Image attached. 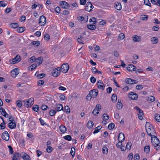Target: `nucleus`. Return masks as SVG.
<instances>
[{"mask_svg":"<svg viewBox=\"0 0 160 160\" xmlns=\"http://www.w3.org/2000/svg\"><path fill=\"white\" fill-rule=\"evenodd\" d=\"M147 126H149V128H146V131L148 134L151 137V138L152 137L157 136V134L152 125H150L149 123L147 122L146 127Z\"/></svg>","mask_w":160,"mask_h":160,"instance_id":"1","label":"nucleus"},{"mask_svg":"<svg viewBox=\"0 0 160 160\" xmlns=\"http://www.w3.org/2000/svg\"><path fill=\"white\" fill-rule=\"evenodd\" d=\"M151 142L156 150H160V142L157 136L152 137Z\"/></svg>","mask_w":160,"mask_h":160,"instance_id":"2","label":"nucleus"},{"mask_svg":"<svg viewBox=\"0 0 160 160\" xmlns=\"http://www.w3.org/2000/svg\"><path fill=\"white\" fill-rule=\"evenodd\" d=\"M21 59L20 56L18 54L15 58H12V60H9V62L10 64H13L20 62Z\"/></svg>","mask_w":160,"mask_h":160,"instance_id":"3","label":"nucleus"},{"mask_svg":"<svg viewBox=\"0 0 160 160\" xmlns=\"http://www.w3.org/2000/svg\"><path fill=\"white\" fill-rule=\"evenodd\" d=\"M24 102V106L25 107L27 108L30 107L34 103V99L33 98H31L28 100H25Z\"/></svg>","mask_w":160,"mask_h":160,"instance_id":"4","label":"nucleus"},{"mask_svg":"<svg viewBox=\"0 0 160 160\" xmlns=\"http://www.w3.org/2000/svg\"><path fill=\"white\" fill-rule=\"evenodd\" d=\"M69 67L68 63H64L60 68L61 71L64 73H66L68 72L69 69Z\"/></svg>","mask_w":160,"mask_h":160,"instance_id":"5","label":"nucleus"},{"mask_svg":"<svg viewBox=\"0 0 160 160\" xmlns=\"http://www.w3.org/2000/svg\"><path fill=\"white\" fill-rule=\"evenodd\" d=\"M46 22V19L43 15L41 16L39 19V23L41 26H44Z\"/></svg>","mask_w":160,"mask_h":160,"instance_id":"6","label":"nucleus"},{"mask_svg":"<svg viewBox=\"0 0 160 160\" xmlns=\"http://www.w3.org/2000/svg\"><path fill=\"white\" fill-rule=\"evenodd\" d=\"M60 68L58 67L53 70L52 72L53 76L54 77H57L59 75L60 73Z\"/></svg>","mask_w":160,"mask_h":160,"instance_id":"7","label":"nucleus"},{"mask_svg":"<svg viewBox=\"0 0 160 160\" xmlns=\"http://www.w3.org/2000/svg\"><path fill=\"white\" fill-rule=\"evenodd\" d=\"M101 109V106L99 104H98L96 105L95 108L93 110L92 112V113L94 115H96L97 114H98L100 110Z\"/></svg>","mask_w":160,"mask_h":160,"instance_id":"8","label":"nucleus"},{"mask_svg":"<svg viewBox=\"0 0 160 160\" xmlns=\"http://www.w3.org/2000/svg\"><path fill=\"white\" fill-rule=\"evenodd\" d=\"M1 137L5 141H8L9 138V135L7 131H5L2 134Z\"/></svg>","mask_w":160,"mask_h":160,"instance_id":"9","label":"nucleus"},{"mask_svg":"<svg viewBox=\"0 0 160 160\" xmlns=\"http://www.w3.org/2000/svg\"><path fill=\"white\" fill-rule=\"evenodd\" d=\"M98 91L97 89H94L91 90L89 92L90 95L92 98H94L96 97L98 95Z\"/></svg>","mask_w":160,"mask_h":160,"instance_id":"10","label":"nucleus"},{"mask_svg":"<svg viewBox=\"0 0 160 160\" xmlns=\"http://www.w3.org/2000/svg\"><path fill=\"white\" fill-rule=\"evenodd\" d=\"M60 6L63 8H68L69 5L67 2L65 1H62L60 2Z\"/></svg>","mask_w":160,"mask_h":160,"instance_id":"11","label":"nucleus"},{"mask_svg":"<svg viewBox=\"0 0 160 160\" xmlns=\"http://www.w3.org/2000/svg\"><path fill=\"white\" fill-rule=\"evenodd\" d=\"M8 127L11 129H13L16 128V124L14 120L8 124Z\"/></svg>","mask_w":160,"mask_h":160,"instance_id":"12","label":"nucleus"},{"mask_svg":"<svg viewBox=\"0 0 160 160\" xmlns=\"http://www.w3.org/2000/svg\"><path fill=\"white\" fill-rule=\"evenodd\" d=\"M21 154L19 152L15 153L12 157V160H20Z\"/></svg>","mask_w":160,"mask_h":160,"instance_id":"13","label":"nucleus"},{"mask_svg":"<svg viewBox=\"0 0 160 160\" xmlns=\"http://www.w3.org/2000/svg\"><path fill=\"white\" fill-rule=\"evenodd\" d=\"M63 109V107L62 105L60 104H57L55 106V109L56 111H60L62 110Z\"/></svg>","mask_w":160,"mask_h":160,"instance_id":"14","label":"nucleus"},{"mask_svg":"<svg viewBox=\"0 0 160 160\" xmlns=\"http://www.w3.org/2000/svg\"><path fill=\"white\" fill-rule=\"evenodd\" d=\"M125 137L124 134L122 132L120 133L118 135V140L119 141H123L124 140Z\"/></svg>","mask_w":160,"mask_h":160,"instance_id":"15","label":"nucleus"},{"mask_svg":"<svg viewBox=\"0 0 160 160\" xmlns=\"http://www.w3.org/2000/svg\"><path fill=\"white\" fill-rule=\"evenodd\" d=\"M132 39L135 42H139L141 41V37L139 36L135 35L132 37Z\"/></svg>","mask_w":160,"mask_h":160,"instance_id":"16","label":"nucleus"},{"mask_svg":"<svg viewBox=\"0 0 160 160\" xmlns=\"http://www.w3.org/2000/svg\"><path fill=\"white\" fill-rule=\"evenodd\" d=\"M0 112L5 117L7 118L8 117V115L3 108H0Z\"/></svg>","mask_w":160,"mask_h":160,"instance_id":"17","label":"nucleus"},{"mask_svg":"<svg viewBox=\"0 0 160 160\" xmlns=\"http://www.w3.org/2000/svg\"><path fill=\"white\" fill-rule=\"evenodd\" d=\"M131 99L132 100H136L138 97V95L133 92H131Z\"/></svg>","mask_w":160,"mask_h":160,"instance_id":"18","label":"nucleus"},{"mask_svg":"<svg viewBox=\"0 0 160 160\" xmlns=\"http://www.w3.org/2000/svg\"><path fill=\"white\" fill-rule=\"evenodd\" d=\"M114 7L118 10H121L122 9V6L120 3L116 2L115 3Z\"/></svg>","mask_w":160,"mask_h":160,"instance_id":"19","label":"nucleus"},{"mask_svg":"<svg viewBox=\"0 0 160 160\" xmlns=\"http://www.w3.org/2000/svg\"><path fill=\"white\" fill-rule=\"evenodd\" d=\"M121 100L120 99H118V102L117 104V108L118 109L120 110L121 109L123 106L122 103H121Z\"/></svg>","mask_w":160,"mask_h":160,"instance_id":"20","label":"nucleus"},{"mask_svg":"<svg viewBox=\"0 0 160 160\" xmlns=\"http://www.w3.org/2000/svg\"><path fill=\"white\" fill-rule=\"evenodd\" d=\"M151 41L152 44H155L158 43V39L157 37H153L151 38Z\"/></svg>","mask_w":160,"mask_h":160,"instance_id":"21","label":"nucleus"},{"mask_svg":"<svg viewBox=\"0 0 160 160\" xmlns=\"http://www.w3.org/2000/svg\"><path fill=\"white\" fill-rule=\"evenodd\" d=\"M90 5H91V2H88L85 8V9L86 11L88 12L91 11V9H89Z\"/></svg>","mask_w":160,"mask_h":160,"instance_id":"22","label":"nucleus"},{"mask_svg":"<svg viewBox=\"0 0 160 160\" xmlns=\"http://www.w3.org/2000/svg\"><path fill=\"white\" fill-rule=\"evenodd\" d=\"M59 129L60 132L62 133H65L67 130L66 127L63 125H61L59 127Z\"/></svg>","mask_w":160,"mask_h":160,"instance_id":"23","label":"nucleus"},{"mask_svg":"<svg viewBox=\"0 0 160 160\" xmlns=\"http://www.w3.org/2000/svg\"><path fill=\"white\" fill-rule=\"evenodd\" d=\"M89 24L87 25V28L88 29L91 30H95L96 28V25Z\"/></svg>","mask_w":160,"mask_h":160,"instance_id":"24","label":"nucleus"},{"mask_svg":"<svg viewBox=\"0 0 160 160\" xmlns=\"http://www.w3.org/2000/svg\"><path fill=\"white\" fill-rule=\"evenodd\" d=\"M35 75L36 76H37V77L38 79H40L42 78L43 77H44L45 75V74L43 73L38 74V72H37L36 73Z\"/></svg>","mask_w":160,"mask_h":160,"instance_id":"25","label":"nucleus"},{"mask_svg":"<svg viewBox=\"0 0 160 160\" xmlns=\"http://www.w3.org/2000/svg\"><path fill=\"white\" fill-rule=\"evenodd\" d=\"M43 60V58L40 57L37 59L36 58V62L38 64V65L41 64L42 63V61Z\"/></svg>","mask_w":160,"mask_h":160,"instance_id":"26","label":"nucleus"},{"mask_svg":"<svg viewBox=\"0 0 160 160\" xmlns=\"http://www.w3.org/2000/svg\"><path fill=\"white\" fill-rule=\"evenodd\" d=\"M150 146L149 145L145 146L144 147V151L146 153H148L150 151Z\"/></svg>","mask_w":160,"mask_h":160,"instance_id":"27","label":"nucleus"},{"mask_svg":"<svg viewBox=\"0 0 160 160\" xmlns=\"http://www.w3.org/2000/svg\"><path fill=\"white\" fill-rule=\"evenodd\" d=\"M24 156H21L24 160H30V158L29 155L26 153H24Z\"/></svg>","mask_w":160,"mask_h":160,"instance_id":"28","label":"nucleus"},{"mask_svg":"<svg viewBox=\"0 0 160 160\" xmlns=\"http://www.w3.org/2000/svg\"><path fill=\"white\" fill-rule=\"evenodd\" d=\"M93 126V123L91 121H89L88 122L87 124V127L89 128H91Z\"/></svg>","mask_w":160,"mask_h":160,"instance_id":"29","label":"nucleus"},{"mask_svg":"<svg viewBox=\"0 0 160 160\" xmlns=\"http://www.w3.org/2000/svg\"><path fill=\"white\" fill-rule=\"evenodd\" d=\"M10 26L12 28H18L19 26V25L18 23H11L10 24Z\"/></svg>","mask_w":160,"mask_h":160,"instance_id":"30","label":"nucleus"},{"mask_svg":"<svg viewBox=\"0 0 160 160\" xmlns=\"http://www.w3.org/2000/svg\"><path fill=\"white\" fill-rule=\"evenodd\" d=\"M31 44L34 46L38 47L40 45V42L38 41H34L31 42Z\"/></svg>","mask_w":160,"mask_h":160,"instance_id":"31","label":"nucleus"},{"mask_svg":"<svg viewBox=\"0 0 160 160\" xmlns=\"http://www.w3.org/2000/svg\"><path fill=\"white\" fill-rule=\"evenodd\" d=\"M102 151L103 153L107 154L108 153V149L106 146H104L102 148Z\"/></svg>","mask_w":160,"mask_h":160,"instance_id":"32","label":"nucleus"},{"mask_svg":"<svg viewBox=\"0 0 160 160\" xmlns=\"http://www.w3.org/2000/svg\"><path fill=\"white\" fill-rule=\"evenodd\" d=\"M17 70H18V69L15 68V69H13L11 72V75L12 77L15 78L16 77V75L15 74V71H16Z\"/></svg>","mask_w":160,"mask_h":160,"instance_id":"33","label":"nucleus"},{"mask_svg":"<svg viewBox=\"0 0 160 160\" xmlns=\"http://www.w3.org/2000/svg\"><path fill=\"white\" fill-rule=\"evenodd\" d=\"M148 16L147 15H142L141 16V19L142 20L146 21L148 20Z\"/></svg>","mask_w":160,"mask_h":160,"instance_id":"34","label":"nucleus"},{"mask_svg":"<svg viewBox=\"0 0 160 160\" xmlns=\"http://www.w3.org/2000/svg\"><path fill=\"white\" fill-rule=\"evenodd\" d=\"M111 99L113 102H115L117 99V96L116 94H113Z\"/></svg>","mask_w":160,"mask_h":160,"instance_id":"35","label":"nucleus"},{"mask_svg":"<svg viewBox=\"0 0 160 160\" xmlns=\"http://www.w3.org/2000/svg\"><path fill=\"white\" fill-rule=\"evenodd\" d=\"M5 124L6 123L4 122V120H3V122L0 124V129H3L5 128H6Z\"/></svg>","mask_w":160,"mask_h":160,"instance_id":"36","label":"nucleus"},{"mask_svg":"<svg viewBox=\"0 0 160 160\" xmlns=\"http://www.w3.org/2000/svg\"><path fill=\"white\" fill-rule=\"evenodd\" d=\"M25 30V28L23 27H21L17 29V31L19 33L23 32Z\"/></svg>","mask_w":160,"mask_h":160,"instance_id":"37","label":"nucleus"},{"mask_svg":"<svg viewBox=\"0 0 160 160\" xmlns=\"http://www.w3.org/2000/svg\"><path fill=\"white\" fill-rule=\"evenodd\" d=\"M115 124L113 123H111L108 125V128L110 130L112 129L114 127Z\"/></svg>","mask_w":160,"mask_h":160,"instance_id":"38","label":"nucleus"},{"mask_svg":"<svg viewBox=\"0 0 160 160\" xmlns=\"http://www.w3.org/2000/svg\"><path fill=\"white\" fill-rule=\"evenodd\" d=\"M89 22H93V24H94L97 22L96 19L95 18L92 17L89 19Z\"/></svg>","mask_w":160,"mask_h":160,"instance_id":"39","label":"nucleus"},{"mask_svg":"<svg viewBox=\"0 0 160 160\" xmlns=\"http://www.w3.org/2000/svg\"><path fill=\"white\" fill-rule=\"evenodd\" d=\"M39 107L38 105H35L32 108V109L34 111L38 112L39 110Z\"/></svg>","mask_w":160,"mask_h":160,"instance_id":"40","label":"nucleus"},{"mask_svg":"<svg viewBox=\"0 0 160 160\" xmlns=\"http://www.w3.org/2000/svg\"><path fill=\"white\" fill-rule=\"evenodd\" d=\"M155 119L158 122H160V115L158 114H156L155 115Z\"/></svg>","mask_w":160,"mask_h":160,"instance_id":"41","label":"nucleus"},{"mask_svg":"<svg viewBox=\"0 0 160 160\" xmlns=\"http://www.w3.org/2000/svg\"><path fill=\"white\" fill-rule=\"evenodd\" d=\"M98 88L101 90H104L105 88V85H100L99 84H98Z\"/></svg>","mask_w":160,"mask_h":160,"instance_id":"42","label":"nucleus"},{"mask_svg":"<svg viewBox=\"0 0 160 160\" xmlns=\"http://www.w3.org/2000/svg\"><path fill=\"white\" fill-rule=\"evenodd\" d=\"M56 113V110H51L49 112L50 116H53Z\"/></svg>","mask_w":160,"mask_h":160,"instance_id":"43","label":"nucleus"},{"mask_svg":"<svg viewBox=\"0 0 160 160\" xmlns=\"http://www.w3.org/2000/svg\"><path fill=\"white\" fill-rule=\"evenodd\" d=\"M36 58H35L34 56H32L29 59V61L30 63H32L34 61H36Z\"/></svg>","mask_w":160,"mask_h":160,"instance_id":"44","label":"nucleus"},{"mask_svg":"<svg viewBox=\"0 0 160 160\" xmlns=\"http://www.w3.org/2000/svg\"><path fill=\"white\" fill-rule=\"evenodd\" d=\"M103 119L106 120H108L109 118V116L106 113H104L103 116Z\"/></svg>","mask_w":160,"mask_h":160,"instance_id":"45","label":"nucleus"},{"mask_svg":"<svg viewBox=\"0 0 160 160\" xmlns=\"http://www.w3.org/2000/svg\"><path fill=\"white\" fill-rule=\"evenodd\" d=\"M16 104L17 106L21 108V106H22V103L21 102V101L20 100H18L16 101Z\"/></svg>","mask_w":160,"mask_h":160,"instance_id":"46","label":"nucleus"},{"mask_svg":"<svg viewBox=\"0 0 160 160\" xmlns=\"http://www.w3.org/2000/svg\"><path fill=\"white\" fill-rule=\"evenodd\" d=\"M135 109L137 110L139 112V113L141 114H143V113L142 111L138 107H135L134 108Z\"/></svg>","mask_w":160,"mask_h":160,"instance_id":"47","label":"nucleus"},{"mask_svg":"<svg viewBox=\"0 0 160 160\" xmlns=\"http://www.w3.org/2000/svg\"><path fill=\"white\" fill-rule=\"evenodd\" d=\"M53 148L51 146H48L46 149L47 151L49 153H51L52 151Z\"/></svg>","mask_w":160,"mask_h":160,"instance_id":"48","label":"nucleus"},{"mask_svg":"<svg viewBox=\"0 0 160 160\" xmlns=\"http://www.w3.org/2000/svg\"><path fill=\"white\" fill-rule=\"evenodd\" d=\"M148 100L151 102H153L155 100V98L152 96H150L148 97Z\"/></svg>","mask_w":160,"mask_h":160,"instance_id":"49","label":"nucleus"},{"mask_svg":"<svg viewBox=\"0 0 160 160\" xmlns=\"http://www.w3.org/2000/svg\"><path fill=\"white\" fill-rule=\"evenodd\" d=\"M37 64H33L32 65H31L28 68L29 69H30V68L31 70H32L36 68L37 67Z\"/></svg>","mask_w":160,"mask_h":160,"instance_id":"50","label":"nucleus"},{"mask_svg":"<svg viewBox=\"0 0 160 160\" xmlns=\"http://www.w3.org/2000/svg\"><path fill=\"white\" fill-rule=\"evenodd\" d=\"M65 110L67 113H69L70 112V109L68 106H66L64 108Z\"/></svg>","mask_w":160,"mask_h":160,"instance_id":"51","label":"nucleus"},{"mask_svg":"<svg viewBox=\"0 0 160 160\" xmlns=\"http://www.w3.org/2000/svg\"><path fill=\"white\" fill-rule=\"evenodd\" d=\"M75 153V149L74 148H71L70 153L72 155V157L74 156Z\"/></svg>","mask_w":160,"mask_h":160,"instance_id":"52","label":"nucleus"},{"mask_svg":"<svg viewBox=\"0 0 160 160\" xmlns=\"http://www.w3.org/2000/svg\"><path fill=\"white\" fill-rule=\"evenodd\" d=\"M64 138L66 140L70 141L71 140L72 138L71 136L69 135H68L65 136L64 137Z\"/></svg>","mask_w":160,"mask_h":160,"instance_id":"53","label":"nucleus"},{"mask_svg":"<svg viewBox=\"0 0 160 160\" xmlns=\"http://www.w3.org/2000/svg\"><path fill=\"white\" fill-rule=\"evenodd\" d=\"M48 108V107L45 104L42 105L41 107V109L43 110H46Z\"/></svg>","mask_w":160,"mask_h":160,"instance_id":"54","label":"nucleus"},{"mask_svg":"<svg viewBox=\"0 0 160 160\" xmlns=\"http://www.w3.org/2000/svg\"><path fill=\"white\" fill-rule=\"evenodd\" d=\"M140 158L139 155L138 154H136L134 156L133 159L134 160H139Z\"/></svg>","mask_w":160,"mask_h":160,"instance_id":"55","label":"nucleus"},{"mask_svg":"<svg viewBox=\"0 0 160 160\" xmlns=\"http://www.w3.org/2000/svg\"><path fill=\"white\" fill-rule=\"evenodd\" d=\"M118 38L119 40H122L124 38V35L123 33H121L119 34Z\"/></svg>","mask_w":160,"mask_h":160,"instance_id":"56","label":"nucleus"},{"mask_svg":"<svg viewBox=\"0 0 160 160\" xmlns=\"http://www.w3.org/2000/svg\"><path fill=\"white\" fill-rule=\"evenodd\" d=\"M159 28V27L158 26L156 25L155 26L152 28V29L155 31H158Z\"/></svg>","mask_w":160,"mask_h":160,"instance_id":"57","label":"nucleus"},{"mask_svg":"<svg viewBox=\"0 0 160 160\" xmlns=\"http://www.w3.org/2000/svg\"><path fill=\"white\" fill-rule=\"evenodd\" d=\"M8 148H9V151L10 153L11 154H12L13 152L12 148L10 145H8Z\"/></svg>","mask_w":160,"mask_h":160,"instance_id":"58","label":"nucleus"},{"mask_svg":"<svg viewBox=\"0 0 160 160\" xmlns=\"http://www.w3.org/2000/svg\"><path fill=\"white\" fill-rule=\"evenodd\" d=\"M143 88V86L141 85H137L136 87V88L138 90H140Z\"/></svg>","mask_w":160,"mask_h":160,"instance_id":"59","label":"nucleus"},{"mask_svg":"<svg viewBox=\"0 0 160 160\" xmlns=\"http://www.w3.org/2000/svg\"><path fill=\"white\" fill-rule=\"evenodd\" d=\"M7 5V4L4 2L3 1H0V6L5 7Z\"/></svg>","mask_w":160,"mask_h":160,"instance_id":"60","label":"nucleus"},{"mask_svg":"<svg viewBox=\"0 0 160 160\" xmlns=\"http://www.w3.org/2000/svg\"><path fill=\"white\" fill-rule=\"evenodd\" d=\"M131 67L132 68V70H131V72L133 71H136L137 68L135 66L131 64Z\"/></svg>","mask_w":160,"mask_h":160,"instance_id":"61","label":"nucleus"},{"mask_svg":"<svg viewBox=\"0 0 160 160\" xmlns=\"http://www.w3.org/2000/svg\"><path fill=\"white\" fill-rule=\"evenodd\" d=\"M55 11L58 13H60L61 11L60 8L59 7H56L55 9Z\"/></svg>","mask_w":160,"mask_h":160,"instance_id":"62","label":"nucleus"},{"mask_svg":"<svg viewBox=\"0 0 160 160\" xmlns=\"http://www.w3.org/2000/svg\"><path fill=\"white\" fill-rule=\"evenodd\" d=\"M90 81L92 83H94L96 81V78L93 77H92L90 78Z\"/></svg>","mask_w":160,"mask_h":160,"instance_id":"63","label":"nucleus"},{"mask_svg":"<svg viewBox=\"0 0 160 160\" xmlns=\"http://www.w3.org/2000/svg\"><path fill=\"white\" fill-rule=\"evenodd\" d=\"M44 81L42 80H39L38 81V86H41L44 83Z\"/></svg>","mask_w":160,"mask_h":160,"instance_id":"64","label":"nucleus"}]
</instances>
